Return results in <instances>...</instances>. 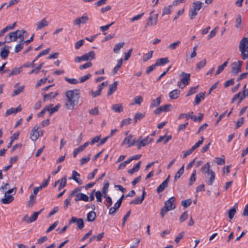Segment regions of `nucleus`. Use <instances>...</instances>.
Here are the masks:
<instances>
[{"mask_svg": "<svg viewBox=\"0 0 248 248\" xmlns=\"http://www.w3.org/2000/svg\"><path fill=\"white\" fill-rule=\"evenodd\" d=\"M65 106L69 109H72L77 106L80 97V92L78 89L69 90L65 92Z\"/></svg>", "mask_w": 248, "mask_h": 248, "instance_id": "nucleus-1", "label": "nucleus"}, {"mask_svg": "<svg viewBox=\"0 0 248 248\" xmlns=\"http://www.w3.org/2000/svg\"><path fill=\"white\" fill-rule=\"evenodd\" d=\"M25 33H26L25 31L19 30L11 32L5 36L4 40L7 43L16 42L17 39H19L20 40L23 42L24 40V34Z\"/></svg>", "mask_w": 248, "mask_h": 248, "instance_id": "nucleus-2", "label": "nucleus"}, {"mask_svg": "<svg viewBox=\"0 0 248 248\" xmlns=\"http://www.w3.org/2000/svg\"><path fill=\"white\" fill-rule=\"evenodd\" d=\"M239 49L241 52V57L243 60L248 58V38L244 37L240 41Z\"/></svg>", "mask_w": 248, "mask_h": 248, "instance_id": "nucleus-3", "label": "nucleus"}, {"mask_svg": "<svg viewBox=\"0 0 248 248\" xmlns=\"http://www.w3.org/2000/svg\"><path fill=\"white\" fill-rule=\"evenodd\" d=\"M202 2L200 1H196L193 3V8L190 11V18L193 19L198 14V11H199L202 6Z\"/></svg>", "mask_w": 248, "mask_h": 248, "instance_id": "nucleus-4", "label": "nucleus"}, {"mask_svg": "<svg viewBox=\"0 0 248 248\" xmlns=\"http://www.w3.org/2000/svg\"><path fill=\"white\" fill-rule=\"evenodd\" d=\"M182 74L183 77L181 79V81L178 83V86L181 89H183L186 85L189 84L190 77L189 74L182 72Z\"/></svg>", "mask_w": 248, "mask_h": 248, "instance_id": "nucleus-5", "label": "nucleus"}, {"mask_svg": "<svg viewBox=\"0 0 248 248\" xmlns=\"http://www.w3.org/2000/svg\"><path fill=\"white\" fill-rule=\"evenodd\" d=\"M89 17L86 13L84 14L82 16L76 18L73 21L74 26H80L81 24H85L89 20Z\"/></svg>", "mask_w": 248, "mask_h": 248, "instance_id": "nucleus-6", "label": "nucleus"}, {"mask_svg": "<svg viewBox=\"0 0 248 248\" xmlns=\"http://www.w3.org/2000/svg\"><path fill=\"white\" fill-rule=\"evenodd\" d=\"M153 140V138L150 137L149 136L146 137L144 139H142L141 137H140L137 141V143L139 142L138 144H137L138 149H140L141 147H144L149 144Z\"/></svg>", "mask_w": 248, "mask_h": 248, "instance_id": "nucleus-7", "label": "nucleus"}, {"mask_svg": "<svg viewBox=\"0 0 248 248\" xmlns=\"http://www.w3.org/2000/svg\"><path fill=\"white\" fill-rule=\"evenodd\" d=\"M74 223H77V226L79 230H82L83 228L84 223L82 218L72 217L69 221V224L70 225Z\"/></svg>", "mask_w": 248, "mask_h": 248, "instance_id": "nucleus-8", "label": "nucleus"}, {"mask_svg": "<svg viewBox=\"0 0 248 248\" xmlns=\"http://www.w3.org/2000/svg\"><path fill=\"white\" fill-rule=\"evenodd\" d=\"M242 63L243 62L241 61L234 62L232 63V72L234 74L237 75L238 73L241 72Z\"/></svg>", "mask_w": 248, "mask_h": 248, "instance_id": "nucleus-9", "label": "nucleus"}, {"mask_svg": "<svg viewBox=\"0 0 248 248\" xmlns=\"http://www.w3.org/2000/svg\"><path fill=\"white\" fill-rule=\"evenodd\" d=\"M175 198L173 196L169 198L167 201L165 202L164 206L170 211L174 210L175 208L174 202L175 201Z\"/></svg>", "mask_w": 248, "mask_h": 248, "instance_id": "nucleus-10", "label": "nucleus"}, {"mask_svg": "<svg viewBox=\"0 0 248 248\" xmlns=\"http://www.w3.org/2000/svg\"><path fill=\"white\" fill-rule=\"evenodd\" d=\"M39 127L37 125H35L31 130V139L33 141H36L40 136V132L38 131Z\"/></svg>", "mask_w": 248, "mask_h": 248, "instance_id": "nucleus-11", "label": "nucleus"}, {"mask_svg": "<svg viewBox=\"0 0 248 248\" xmlns=\"http://www.w3.org/2000/svg\"><path fill=\"white\" fill-rule=\"evenodd\" d=\"M215 176L216 174L214 171H210V174H208V175L205 177V181L206 183L209 186L212 185L214 182Z\"/></svg>", "mask_w": 248, "mask_h": 248, "instance_id": "nucleus-12", "label": "nucleus"}, {"mask_svg": "<svg viewBox=\"0 0 248 248\" xmlns=\"http://www.w3.org/2000/svg\"><path fill=\"white\" fill-rule=\"evenodd\" d=\"M158 19V14L150 16L148 18L146 27L149 26H155L157 24Z\"/></svg>", "mask_w": 248, "mask_h": 248, "instance_id": "nucleus-13", "label": "nucleus"}, {"mask_svg": "<svg viewBox=\"0 0 248 248\" xmlns=\"http://www.w3.org/2000/svg\"><path fill=\"white\" fill-rule=\"evenodd\" d=\"M146 196V192L145 191L144 188H143L142 191V194L141 197H136L134 200L131 201L130 202V204H141L143 201L144 199V198Z\"/></svg>", "mask_w": 248, "mask_h": 248, "instance_id": "nucleus-14", "label": "nucleus"}, {"mask_svg": "<svg viewBox=\"0 0 248 248\" xmlns=\"http://www.w3.org/2000/svg\"><path fill=\"white\" fill-rule=\"evenodd\" d=\"M170 176L169 175L168 177L157 187L156 192L160 193L164 191V190L168 186V183L170 181Z\"/></svg>", "mask_w": 248, "mask_h": 248, "instance_id": "nucleus-15", "label": "nucleus"}, {"mask_svg": "<svg viewBox=\"0 0 248 248\" xmlns=\"http://www.w3.org/2000/svg\"><path fill=\"white\" fill-rule=\"evenodd\" d=\"M205 93L204 92H201L196 94L195 98V101L193 102L194 106L199 105L201 102L205 98Z\"/></svg>", "mask_w": 248, "mask_h": 248, "instance_id": "nucleus-16", "label": "nucleus"}, {"mask_svg": "<svg viewBox=\"0 0 248 248\" xmlns=\"http://www.w3.org/2000/svg\"><path fill=\"white\" fill-rule=\"evenodd\" d=\"M10 48V46H5L1 48L0 56L2 59H5L7 58L10 53L9 49Z\"/></svg>", "mask_w": 248, "mask_h": 248, "instance_id": "nucleus-17", "label": "nucleus"}, {"mask_svg": "<svg viewBox=\"0 0 248 248\" xmlns=\"http://www.w3.org/2000/svg\"><path fill=\"white\" fill-rule=\"evenodd\" d=\"M48 22L46 20V18H43L41 20L36 23V30H40L43 28L46 27L48 25Z\"/></svg>", "mask_w": 248, "mask_h": 248, "instance_id": "nucleus-18", "label": "nucleus"}, {"mask_svg": "<svg viewBox=\"0 0 248 248\" xmlns=\"http://www.w3.org/2000/svg\"><path fill=\"white\" fill-rule=\"evenodd\" d=\"M75 201L76 202H78V201L88 202L89 201V197L85 194L79 193L75 195Z\"/></svg>", "mask_w": 248, "mask_h": 248, "instance_id": "nucleus-19", "label": "nucleus"}, {"mask_svg": "<svg viewBox=\"0 0 248 248\" xmlns=\"http://www.w3.org/2000/svg\"><path fill=\"white\" fill-rule=\"evenodd\" d=\"M59 94L58 91L55 93L51 92L48 94H44L43 95V100L44 102L47 100H50L52 99L55 98Z\"/></svg>", "mask_w": 248, "mask_h": 248, "instance_id": "nucleus-20", "label": "nucleus"}, {"mask_svg": "<svg viewBox=\"0 0 248 248\" xmlns=\"http://www.w3.org/2000/svg\"><path fill=\"white\" fill-rule=\"evenodd\" d=\"M21 109L20 106H18L16 108H11L6 110L5 116H8L12 114H16L18 112L20 111Z\"/></svg>", "mask_w": 248, "mask_h": 248, "instance_id": "nucleus-21", "label": "nucleus"}, {"mask_svg": "<svg viewBox=\"0 0 248 248\" xmlns=\"http://www.w3.org/2000/svg\"><path fill=\"white\" fill-rule=\"evenodd\" d=\"M95 52L94 51H91L88 53L84 54L83 56V61L92 60L95 58Z\"/></svg>", "mask_w": 248, "mask_h": 248, "instance_id": "nucleus-22", "label": "nucleus"}, {"mask_svg": "<svg viewBox=\"0 0 248 248\" xmlns=\"http://www.w3.org/2000/svg\"><path fill=\"white\" fill-rule=\"evenodd\" d=\"M14 200L13 195H6L4 194V198L1 199V202L3 204H9Z\"/></svg>", "mask_w": 248, "mask_h": 248, "instance_id": "nucleus-23", "label": "nucleus"}, {"mask_svg": "<svg viewBox=\"0 0 248 248\" xmlns=\"http://www.w3.org/2000/svg\"><path fill=\"white\" fill-rule=\"evenodd\" d=\"M112 110L115 112L120 113L124 110V107L122 104H115L112 105Z\"/></svg>", "mask_w": 248, "mask_h": 248, "instance_id": "nucleus-24", "label": "nucleus"}, {"mask_svg": "<svg viewBox=\"0 0 248 248\" xmlns=\"http://www.w3.org/2000/svg\"><path fill=\"white\" fill-rule=\"evenodd\" d=\"M121 204L119 202H117L112 207H111L109 210V214L111 215H114L117 210L121 206Z\"/></svg>", "mask_w": 248, "mask_h": 248, "instance_id": "nucleus-25", "label": "nucleus"}, {"mask_svg": "<svg viewBox=\"0 0 248 248\" xmlns=\"http://www.w3.org/2000/svg\"><path fill=\"white\" fill-rule=\"evenodd\" d=\"M180 91L178 89L174 90L169 93V97L171 99H176L179 96Z\"/></svg>", "mask_w": 248, "mask_h": 248, "instance_id": "nucleus-26", "label": "nucleus"}, {"mask_svg": "<svg viewBox=\"0 0 248 248\" xmlns=\"http://www.w3.org/2000/svg\"><path fill=\"white\" fill-rule=\"evenodd\" d=\"M117 81H115L113 84L109 85L108 95L112 94L117 90Z\"/></svg>", "mask_w": 248, "mask_h": 248, "instance_id": "nucleus-27", "label": "nucleus"}, {"mask_svg": "<svg viewBox=\"0 0 248 248\" xmlns=\"http://www.w3.org/2000/svg\"><path fill=\"white\" fill-rule=\"evenodd\" d=\"M161 97L159 96L157 97L155 99H152L151 100V103L150 104V107L151 108H153L155 107L158 106L161 103Z\"/></svg>", "mask_w": 248, "mask_h": 248, "instance_id": "nucleus-28", "label": "nucleus"}, {"mask_svg": "<svg viewBox=\"0 0 248 248\" xmlns=\"http://www.w3.org/2000/svg\"><path fill=\"white\" fill-rule=\"evenodd\" d=\"M210 163L207 162L201 168V171L203 174L207 173V174H209L210 171H213L212 170H210Z\"/></svg>", "mask_w": 248, "mask_h": 248, "instance_id": "nucleus-29", "label": "nucleus"}, {"mask_svg": "<svg viewBox=\"0 0 248 248\" xmlns=\"http://www.w3.org/2000/svg\"><path fill=\"white\" fill-rule=\"evenodd\" d=\"M169 62V60L168 58H160L156 60L155 64L156 66L163 65Z\"/></svg>", "mask_w": 248, "mask_h": 248, "instance_id": "nucleus-30", "label": "nucleus"}, {"mask_svg": "<svg viewBox=\"0 0 248 248\" xmlns=\"http://www.w3.org/2000/svg\"><path fill=\"white\" fill-rule=\"evenodd\" d=\"M141 162L140 161L138 162L132 169L128 170V172L130 174H133L134 172L138 171L140 170Z\"/></svg>", "mask_w": 248, "mask_h": 248, "instance_id": "nucleus-31", "label": "nucleus"}, {"mask_svg": "<svg viewBox=\"0 0 248 248\" xmlns=\"http://www.w3.org/2000/svg\"><path fill=\"white\" fill-rule=\"evenodd\" d=\"M42 210L43 209L39 211L34 212L33 215L31 216V217L29 218L28 222L29 223H31L35 221L37 219L38 215L41 213Z\"/></svg>", "mask_w": 248, "mask_h": 248, "instance_id": "nucleus-32", "label": "nucleus"}, {"mask_svg": "<svg viewBox=\"0 0 248 248\" xmlns=\"http://www.w3.org/2000/svg\"><path fill=\"white\" fill-rule=\"evenodd\" d=\"M124 42H120L116 44L113 48V52L116 54L119 53L120 49L124 47Z\"/></svg>", "mask_w": 248, "mask_h": 248, "instance_id": "nucleus-33", "label": "nucleus"}, {"mask_svg": "<svg viewBox=\"0 0 248 248\" xmlns=\"http://www.w3.org/2000/svg\"><path fill=\"white\" fill-rule=\"evenodd\" d=\"M123 59L121 58L120 59L118 60L117 61V63L116 65L114 67V69H113V74H115L117 73L119 69L121 68L123 64Z\"/></svg>", "mask_w": 248, "mask_h": 248, "instance_id": "nucleus-34", "label": "nucleus"}, {"mask_svg": "<svg viewBox=\"0 0 248 248\" xmlns=\"http://www.w3.org/2000/svg\"><path fill=\"white\" fill-rule=\"evenodd\" d=\"M96 218V213L94 211H91L88 213L87 219L89 222L93 221Z\"/></svg>", "mask_w": 248, "mask_h": 248, "instance_id": "nucleus-35", "label": "nucleus"}, {"mask_svg": "<svg viewBox=\"0 0 248 248\" xmlns=\"http://www.w3.org/2000/svg\"><path fill=\"white\" fill-rule=\"evenodd\" d=\"M80 176V174L77 172L76 170H73L72 171V177L70 179H72L74 181H75L77 183H78L79 185H81L82 184V181H79L78 177Z\"/></svg>", "mask_w": 248, "mask_h": 248, "instance_id": "nucleus-36", "label": "nucleus"}, {"mask_svg": "<svg viewBox=\"0 0 248 248\" xmlns=\"http://www.w3.org/2000/svg\"><path fill=\"white\" fill-rule=\"evenodd\" d=\"M109 184L108 182L105 183L102 189V194L103 197L107 196L108 190L109 187Z\"/></svg>", "mask_w": 248, "mask_h": 248, "instance_id": "nucleus-37", "label": "nucleus"}, {"mask_svg": "<svg viewBox=\"0 0 248 248\" xmlns=\"http://www.w3.org/2000/svg\"><path fill=\"white\" fill-rule=\"evenodd\" d=\"M143 101V97L141 96H137L134 97L133 100V102L131 103V105H134L135 104L140 105L141 103Z\"/></svg>", "mask_w": 248, "mask_h": 248, "instance_id": "nucleus-38", "label": "nucleus"}, {"mask_svg": "<svg viewBox=\"0 0 248 248\" xmlns=\"http://www.w3.org/2000/svg\"><path fill=\"white\" fill-rule=\"evenodd\" d=\"M24 44V43L23 41L22 42L21 40H20L19 43L17 44L15 46L14 50L15 52L16 53L19 52L23 48Z\"/></svg>", "mask_w": 248, "mask_h": 248, "instance_id": "nucleus-39", "label": "nucleus"}, {"mask_svg": "<svg viewBox=\"0 0 248 248\" xmlns=\"http://www.w3.org/2000/svg\"><path fill=\"white\" fill-rule=\"evenodd\" d=\"M184 166H185L184 165H183L181 167V168L178 170V171L176 173V174L175 175V176H174L175 180H177L184 173Z\"/></svg>", "mask_w": 248, "mask_h": 248, "instance_id": "nucleus-40", "label": "nucleus"}, {"mask_svg": "<svg viewBox=\"0 0 248 248\" xmlns=\"http://www.w3.org/2000/svg\"><path fill=\"white\" fill-rule=\"evenodd\" d=\"M44 63L42 62L38 66L31 70L29 72V74H37L39 73V70L44 66Z\"/></svg>", "mask_w": 248, "mask_h": 248, "instance_id": "nucleus-41", "label": "nucleus"}, {"mask_svg": "<svg viewBox=\"0 0 248 248\" xmlns=\"http://www.w3.org/2000/svg\"><path fill=\"white\" fill-rule=\"evenodd\" d=\"M196 170H194L189 180L188 185L191 186L196 181Z\"/></svg>", "mask_w": 248, "mask_h": 248, "instance_id": "nucleus-42", "label": "nucleus"}, {"mask_svg": "<svg viewBox=\"0 0 248 248\" xmlns=\"http://www.w3.org/2000/svg\"><path fill=\"white\" fill-rule=\"evenodd\" d=\"M50 51V49L48 48L47 49L42 50L34 59L36 62L40 57L47 54Z\"/></svg>", "mask_w": 248, "mask_h": 248, "instance_id": "nucleus-43", "label": "nucleus"}, {"mask_svg": "<svg viewBox=\"0 0 248 248\" xmlns=\"http://www.w3.org/2000/svg\"><path fill=\"white\" fill-rule=\"evenodd\" d=\"M228 64V61L225 62L223 64L220 65L215 75H217L219 74L221 72L223 71L224 69L227 66Z\"/></svg>", "mask_w": 248, "mask_h": 248, "instance_id": "nucleus-44", "label": "nucleus"}, {"mask_svg": "<svg viewBox=\"0 0 248 248\" xmlns=\"http://www.w3.org/2000/svg\"><path fill=\"white\" fill-rule=\"evenodd\" d=\"M153 52L154 51L153 50H151L148 53L144 54L142 58L143 61L146 62L148 60H150L152 57Z\"/></svg>", "mask_w": 248, "mask_h": 248, "instance_id": "nucleus-45", "label": "nucleus"}, {"mask_svg": "<svg viewBox=\"0 0 248 248\" xmlns=\"http://www.w3.org/2000/svg\"><path fill=\"white\" fill-rule=\"evenodd\" d=\"M180 43L181 42L180 41H178L177 42L171 43L169 46H168V48L171 50H174L179 46Z\"/></svg>", "mask_w": 248, "mask_h": 248, "instance_id": "nucleus-46", "label": "nucleus"}, {"mask_svg": "<svg viewBox=\"0 0 248 248\" xmlns=\"http://www.w3.org/2000/svg\"><path fill=\"white\" fill-rule=\"evenodd\" d=\"M145 117V114L143 113H137L134 117V122L136 123L138 121L141 120Z\"/></svg>", "mask_w": 248, "mask_h": 248, "instance_id": "nucleus-47", "label": "nucleus"}, {"mask_svg": "<svg viewBox=\"0 0 248 248\" xmlns=\"http://www.w3.org/2000/svg\"><path fill=\"white\" fill-rule=\"evenodd\" d=\"M64 80L68 83L71 84H77L78 83V81L74 78H70L67 77H65Z\"/></svg>", "mask_w": 248, "mask_h": 248, "instance_id": "nucleus-48", "label": "nucleus"}, {"mask_svg": "<svg viewBox=\"0 0 248 248\" xmlns=\"http://www.w3.org/2000/svg\"><path fill=\"white\" fill-rule=\"evenodd\" d=\"M192 203V200L190 199L184 200L182 202L181 204L185 208H187Z\"/></svg>", "mask_w": 248, "mask_h": 248, "instance_id": "nucleus-49", "label": "nucleus"}, {"mask_svg": "<svg viewBox=\"0 0 248 248\" xmlns=\"http://www.w3.org/2000/svg\"><path fill=\"white\" fill-rule=\"evenodd\" d=\"M236 213V210L235 208H234L233 207L232 208H231L228 211V216H229V218L230 219H232L233 218V217H234Z\"/></svg>", "mask_w": 248, "mask_h": 248, "instance_id": "nucleus-50", "label": "nucleus"}, {"mask_svg": "<svg viewBox=\"0 0 248 248\" xmlns=\"http://www.w3.org/2000/svg\"><path fill=\"white\" fill-rule=\"evenodd\" d=\"M133 138V136L132 135H130L128 136L125 138V139L124 140L122 145H125V144H130V143L131 142V139Z\"/></svg>", "mask_w": 248, "mask_h": 248, "instance_id": "nucleus-51", "label": "nucleus"}, {"mask_svg": "<svg viewBox=\"0 0 248 248\" xmlns=\"http://www.w3.org/2000/svg\"><path fill=\"white\" fill-rule=\"evenodd\" d=\"M206 63V59H204L202 61H201L200 62L197 63L196 65V69L198 70H200L202 67H203Z\"/></svg>", "mask_w": 248, "mask_h": 248, "instance_id": "nucleus-52", "label": "nucleus"}, {"mask_svg": "<svg viewBox=\"0 0 248 248\" xmlns=\"http://www.w3.org/2000/svg\"><path fill=\"white\" fill-rule=\"evenodd\" d=\"M24 88V86H21L19 87L18 89H16L14 91V93L12 94V96H16L19 94L20 93L23 92V90Z\"/></svg>", "mask_w": 248, "mask_h": 248, "instance_id": "nucleus-53", "label": "nucleus"}, {"mask_svg": "<svg viewBox=\"0 0 248 248\" xmlns=\"http://www.w3.org/2000/svg\"><path fill=\"white\" fill-rule=\"evenodd\" d=\"M171 5H169L167 7H165L163 9V12H162V16L165 15H169L170 13L171 12Z\"/></svg>", "mask_w": 248, "mask_h": 248, "instance_id": "nucleus-54", "label": "nucleus"}, {"mask_svg": "<svg viewBox=\"0 0 248 248\" xmlns=\"http://www.w3.org/2000/svg\"><path fill=\"white\" fill-rule=\"evenodd\" d=\"M83 150H84V149L81 146H80L79 147H78L77 148L75 149L73 151V157H76V156H77L78 154H79V153H81Z\"/></svg>", "mask_w": 248, "mask_h": 248, "instance_id": "nucleus-55", "label": "nucleus"}, {"mask_svg": "<svg viewBox=\"0 0 248 248\" xmlns=\"http://www.w3.org/2000/svg\"><path fill=\"white\" fill-rule=\"evenodd\" d=\"M66 181L67 180L66 176H64L61 179L59 180V186L62 187H65L66 185Z\"/></svg>", "mask_w": 248, "mask_h": 248, "instance_id": "nucleus-56", "label": "nucleus"}, {"mask_svg": "<svg viewBox=\"0 0 248 248\" xmlns=\"http://www.w3.org/2000/svg\"><path fill=\"white\" fill-rule=\"evenodd\" d=\"M218 29V27H216L214 29L212 30L208 36V39L209 40V39H211L212 38L214 37V36H215Z\"/></svg>", "mask_w": 248, "mask_h": 248, "instance_id": "nucleus-57", "label": "nucleus"}, {"mask_svg": "<svg viewBox=\"0 0 248 248\" xmlns=\"http://www.w3.org/2000/svg\"><path fill=\"white\" fill-rule=\"evenodd\" d=\"M197 89H198V86L191 87L190 89V90H189V91L188 92L186 96H189L193 94L196 93L197 92Z\"/></svg>", "mask_w": 248, "mask_h": 248, "instance_id": "nucleus-58", "label": "nucleus"}, {"mask_svg": "<svg viewBox=\"0 0 248 248\" xmlns=\"http://www.w3.org/2000/svg\"><path fill=\"white\" fill-rule=\"evenodd\" d=\"M22 66L18 67H16L12 70V74L14 75L19 74L22 71Z\"/></svg>", "mask_w": 248, "mask_h": 248, "instance_id": "nucleus-59", "label": "nucleus"}, {"mask_svg": "<svg viewBox=\"0 0 248 248\" xmlns=\"http://www.w3.org/2000/svg\"><path fill=\"white\" fill-rule=\"evenodd\" d=\"M187 217H188V213H187V211H186L184 212L183 213V214L180 216V218H179V220H180V222H183L184 221H185L186 220L187 218Z\"/></svg>", "mask_w": 248, "mask_h": 248, "instance_id": "nucleus-60", "label": "nucleus"}, {"mask_svg": "<svg viewBox=\"0 0 248 248\" xmlns=\"http://www.w3.org/2000/svg\"><path fill=\"white\" fill-rule=\"evenodd\" d=\"M91 77V75L89 73L83 77H81L79 78V82L83 83L86 81L87 80L89 79Z\"/></svg>", "mask_w": 248, "mask_h": 248, "instance_id": "nucleus-61", "label": "nucleus"}, {"mask_svg": "<svg viewBox=\"0 0 248 248\" xmlns=\"http://www.w3.org/2000/svg\"><path fill=\"white\" fill-rule=\"evenodd\" d=\"M131 119L129 118L124 119L121 123V127H123L124 125H127L131 123Z\"/></svg>", "mask_w": 248, "mask_h": 248, "instance_id": "nucleus-62", "label": "nucleus"}, {"mask_svg": "<svg viewBox=\"0 0 248 248\" xmlns=\"http://www.w3.org/2000/svg\"><path fill=\"white\" fill-rule=\"evenodd\" d=\"M90 160V155H89L85 157L82 158L80 160V164L81 166H82L84 164L87 163Z\"/></svg>", "mask_w": 248, "mask_h": 248, "instance_id": "nucleus-63", "label": "nucleus"}, {"mask_svg": "<svg viewBox=\"0 0 248 248\" xmlns=\"http://www.w3.org/2000/svg\"><path fill=\"white\" fill-rule=\"evenodd\" d=\"M244 122V117H241L239 119H238L235 125V128L237 129L239 127H240L242 125Z\"/></svg>", "mask_w": 248, "mask_h": 248, "instance_id": "nucleus-64", "label": "nucleus"}]
</instances>
